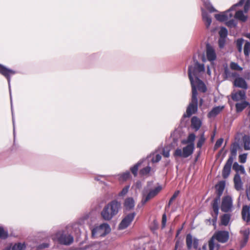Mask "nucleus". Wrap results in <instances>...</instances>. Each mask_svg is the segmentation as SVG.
<instances>
[{"instance_id": "4be33fe9", "label": "nucleus", "mask_w": 250, "mask_h": 250, "mask_svg": "<svg viewBox=\"0 0 250 250\" xmlns=\"http://www.w3.org/2000/svg\"><path fill=\"white\" fill-rule=\"evenodd\" d=\"M224 108V106H218L213 107L212 110L208 113L209 118H213L219 114Z\"/></svg>"}, {"instance_id": "338daca9", "label": "nucleus", "mask_w": 250, "mask_h": 250, "mask_svg": "<svg viewBox=\"0 0 250 250\" xmlns=\"http://www.w3.org/2000/svg\"><path fill=\"white\" fill-rule=\"evenodd\" d=\"M202 103H203V99H201L200 100V103L201 104H202Z\"/></svg>"}, {"instance_id": "3c124183", "label": "nucleus", "mask_w": 250, "mask_h": 250, "mask_svg": "<svg viewBox=\"0 0 250 250\" xmlns=\"http://www.w3.org/2000/svg\"><path fill=\"white\" fill-rule=\"evenodd\" d=\"M250 7V0H247L244 5V12L247 13Z\"/></svg>"}, {"instance_id": "a18cd8bd", "label": "nucleus", "mask_w": 250, "mask_h": 250, "mask_svg": "<svg viewBox=\"0 0 250 250\" xmlns=\"http://www.w3.org/2000/svg\"><path fill=\"white\" fill-rule=\"evenodd\" d=\"M247 155L246 153L241 154L239 156V161L241 163H245L247 160Z\"/></svg>"}, {"instance_id": "5701e85b", "label": "nucleus", "mask_w": 250, "mask_h": 250, "mask_svg": "<svg viewBox=\"0 0 250 250\" xmlns=\"http://www.w3.org/2000/svg\"><path fill=\"white\" fill-rule=\"evenodd\" d=\"M202 18L207 28H208L212 22L210 16L203 9H202Z\"/></svg>"}, {"instance_id": "7c9ffc66", "label": "nucleus", "mask_w": 250, "mask_h": 250, "mask_svg": "<svg viewBox=\"0 0 250 250\" xmlns=\"http://www.w3.org/2000/svg\"><path fill=\"white\" fill-rule=\"evenodd\" d=\"M244 147L245 150H250V137L245 135L243 138Z\"/></svg>"}, {"instance_id": "6ab92c4d", "label": "nucleus", "mask_w": 250, "mask_h": 250, "mask_svg": "<svg viewBox=\"0 0 250 250\" xmlns=\"http://www.w3.org/2000/svg\"><path fill=\"white\" fill-rule=\"evenodd\" d=\"M242 219L247 223L250 222V205H244L241 211Z\"/></svg>"}, {"instance_id": "cd10ccee", "label": "nucleus", "mask_w": 250, "mask_h": 250, "mask_svg": "<svg viewBox=\"0 0 250 250\" xmlns=\"http://www.w3.org/2000/svg\"><path fill=\"white\" fill-rule=\"evenodd\" d=\"M234 18L242 21H245L247 20V16L244 14L242 10H239L235 12Z\"/></svg>"}, {"instance_id": "39448f33", "label": "nucleus", "mask_w": 250, "mask_h": 250, "mask_svg": "<svg viewBox=\"0 0 250 250\" xmlns=\"http://www.w3.org/2000/svg\"><path fill=\"white\" fill-rule=\"evenodd\" d=\"M54 241H57L63 245H70L74 241L73 237L70 234L66 233L63 230H60L52 236Z\"/></svg>"}, {"instance_id": "e433bc0d", "label": "nucleus", "mask_w": 250, "mask_h": 250, "mask_svg": "<svg viewBox=\"0 0 250 250\" xmlns=\"http://www.w3.org/2000/svg\"><path fill=\"white\" fill-rule=\"evenodd\" d=\"M206 141V138L204 136V133H203L200 137L197 143V147L198 148H201L203 145L204 144Z\"/></svg>"}, {"instance_id": "9b49d317", "label": "nucleus", "mask_w": 250, "mask_h": 250, "mask_svg": "<svg viewBox=\"0 0 250 250\" xmlns=\"http://www.w3.org/2000/svg\"><path fill=\"white\" fill-rule=\"evenodd\" d=\"M135 215L136 213L135 212H132L126 215L119 224V229H124L127 228L134 220Z\"/></svg>"}, {"instance_id": "423d86ee", "label": "nucleus", "mask_w": 250, "mask_h": 250, "mask_svg": "<svg viewBox=\"0 0 250 250\" xmlns=\"http://www.w3.org/2000/svg\"><path fill=\"white\" fill-rule=\"evenodd\" d=\"M245 0H240V1L236 3L235 4L233 5L232 6H231L229 10L227 11L222 12L220 14H215V18L216 19V20L219 21H226L229 19L232 18L233 16V14L231 13L232 11H235V7L238 6H241L244 3Z\"/></svg>"}, {"instance_id": "8fccbe9b", "label": "nucleus", "mask_w": 250, "mask_h": 250, "mask_svg": "<svg viewBox=\"0 0 250 250\" xmlns=\"http://www.w3.org/2000/svg\"><path fill=\"white\" fill-rule=\"evenodd\" d=\"M225 39L223 38H220L218 41L219 46L220 48H223L225 44Z\"/></svg>"}, {"instance_id": "f704fd0d", "label": "nucleus", "mask_w": 250, "mask_h": 250, "mask_svg": "<svg viewBox=\"0 0 250 250\" xmlns=\"http://www.w3.org/2000/svg\"><path fill=\"white\" fill-rule=\"evenodd\" d=\"M142 163L143 161H140L137 164H136L133 167L130 168L131 171L135 176L137 175L138 167Z\"/></svg>"}, {"instance_id": "5fc2aeb1", "label": "nucleus", "mask_w": 250, "mask_h": 250, "mask_svg": "<svg viewBox=\"0 0 250 250\" xmlns=\"http://www.w3.org/2000/svg\"><path fill=\"white\" fill-rule=\"evenodd\" d=\"M246 193L248 200L250 201V186L247 188Z\"/></svg>"}, {"instance_id": "7ed1b4c3", "label": "nucleus", "mask_w": 250, "mask_h": 250, "mask_svg": "<svg viewBox=\"0 0 250 250\" xmlns=\"http://www.w3.org/2000/svg\"><path fill=\"white\" fill-rule=\"evenodd\" d=\"M121 208V203L114 200L106 205L101 211V216L106 221L111 220L116 215Z\"/></svg>"}, {"instance_id": "6e6d98bb", "label": "nucleus", "mask_w": 250, "mask_h": 250, "mask_svg": "<svg viewBox=\"0 0 250 250\" xmlns=\"http://www.w3.org/2000/svg\"><path fill=\"white\" fill-rule=\"evenodd\" d=\"M49 247V244L48 243H43L38 246L39 249H42L48 248Z\"/></svg>"}, {"instance_id": "ea45409f", "label": "nucleus", "mask_w": 250, "mask_h": 250, "mask_svg": "<svg viewBox=\"0 0 250 250\" xmlns=\"http://www.w3.org/2000/svg\"><path fill=\"white\" fill-rule=\"evenodd\" d=\"M220 38H226L228 35V30L224 27L220 28L219 32Z\"/></svg>"}, {"instance_id": "c85d7f7f", "label": "nucleus", "mask_w": 250, "mask_h": 250, "mask_svg": "<svg viewBox=\"0 0 250 250\" xmlns=\"http://www.w3.org/2000/svg\"><path fill=\"white\" fill-rule=\"evenodd\" d=\"M232 168L236 171V173L240 172L241 174H245L246 173L244 166L239 165L237 162L234 163Z\"/></svg>"}, {"instance_id": "bb28decb", "label": "nucleus", "mask_w": 250, "mask_h": 250, "mask_svg": "<svg viewBox=\"0 0 250 250\" xmlns=\"http://www.w3.org/2000/svg\"><path fill=\"white\" fill-rule=\"evenodd\" d=\"M231 218L229 214H224L221 217V225L227 226L229 225Z\"/></svg>"}, {"instance_id": "b1692460", "label": "nucleus", "mask_w": 250, "mask_h": 250, "mask_svg": "<svg viewBox=\"0 0 250 250\" xmlns=\"http://www.w3.org/2000/svg\"><path fill=\"white\" fill-rule=\"evenodd\" d=\"M201 121L197 117L194 116L191 119V126L192 128L197 131L201 127Z\"/></svg>"}, {"instance_id": "f03ea898", "label": "nucleus", "mask_w": 250, "mask_h": 250, "mask_svg": "<svg viewBox=\"0 0 250 250\" xmlns=\"http://www.w3.org/2000/svg\"><path fill=\"white\" fill-rule=\"evenodd\" d=\"M229 232L227 230L215 231L208 241L209 250H219L220 246L218 242L225 243L229 240Z\"/></svg>"}, {"instance_id": "58836bf2", "label": "nucleus", "mask_w": 250, "mask_h": 250, "mask_svg": "<svg viewBox=\"0 0 250 250\" xmlns=\"http://www.w3.org/2000/svg\"><path fill=\"white\" fill-rule=\"evenodd\" d=\"M8 236V231L5 230L2 227H0V238L5 239L7 238Z\"/></svg>"}, {"instance_id": "393cba45", "label": "nucleus", "mask_w": 250, "mask_h": 250, "mask_svg": "<svg viewBox=\"0 0 250 250\" xmlns=\"http://www.w3.org/2000/svg\"><path fill=\"white\" fill-rule=\"evenodd\" d=\"M225 187V182L224 181H220L215 186L216 189V193L218 197H220L224 191Z\"/></svg>"}, {"instance_id": "13d9d810", "label": "nucleus", "mask_w": 250, "mask_h": 250, "mask_svg": "<svg viewBox=\"0 0 250 250\" xmlns=\"http://www.w3.org/2000/svg\"><path fill=\"white\" fill-rule=\"evenodd\" d=\"M212 219H207L206 220V224H208V225H211V224L213 225V222L212 221Z\"/></svg>"}, {"instance_id": "603ef678", "label": "nucleus", "mask_w": 250, "mask_h": 250, "mask_svg": "<svg viewBox=\"0 0 250 250\" xmlns=\"http://www.w3.org/2000/svg\"><path fill=\"white\" fill-rule=\"evenodd\" d=\"M167 222V215L164 213L162 216V227L164 228L166 227Z\"/></svg>"}, {"instance_id": "49530a36", "label": "nucleus", "mask_w": 250, "mask_h": 250, "mask_svg": "<svg viewBox=\"0 0 250 250\" xmlns=\"http://www.w3.org/2000/svg\"><path fill=\"white\" fill-rule=\"evenodd\" d=\"M129 186H127L123 188L122 191L119 193V195L122 196L125 195L128 191Z\"/></svg>"}, {"instance_id": "72a5a7b5", "label": "nucleus", "mask_w": 250, "mask_h": 250, "mask_svg": "<svg viewBox=\"0 0 250 250\" xmlns=\"http://www.w3.org/2000/svg\"><path fill=\"white\" fill-rule=\"evenodd\" d=\"M226 25L229 28H234L236 26L237 22L235 19H230L226 22Z\"/></svg>"}, {"instance_id": "aec40b11", "label": "nucleus", "mask_w": 250, "mask_h": 250, "mask_svg": "<svg viewBox=\"0 0 250 250\" xmlns=\"http://www.w3.org/2000/svg\"><path fill=\"white\" fill-rule=\"evenodd\" d=\"M224 69V77L225 79H229L231 78H234L238 76V74L236 72H232L229 69L227 63L223 64Z\"/></svg>"}, {"instance_id": "a878e982", "label": "nucleus", "mask_w": 250, "mask_h": 250, "mask_svg": "<svg viewBox=\"0 0 250 250\" xmlns=\"http://www.w3.org/2000/svg\"><path fill=\"white\" fill-rule=\"evenodd\" d=\"M134 205V201L132 197L127 198L125 201L124 206L126 209L129 210L133 208Z\"/></svg>"}, {"instance_id": "e2e57ef3", "label": "nucleus", "mask_w": 250, "mask_h": 250, "mask_svg": "<svg viewBox=\"0 0 250 250\" xmlns=\"http://www.w3.org/2000/svg\"><path fill=\"white\" fill-rule=\"evenodd\" d=\"M207 244H204L202 247V249L204 250H207Z\"/></svg>"}, {"instance_id": "9d476101", "label": "nucleus", "mask_w": 250, "mask_h": 250, "mask_svg": "<svg viewBox=\"0 0 250 250\" xmlns=\"http://www.w3.org/2000/svg\"><path fill=\"white\" fill-rule=\"evenodd\" d=\"M16 71L9 69L4 65H2L0 64V74L4 76L7 79V81L8 83L9 89L10 91V97H11V85H10V76L16 74ZM11 102L12 103V101L11 100ZM11 108H12V105L11 104Z\"/></svg>"}, {"instance_id": "864d4df0", "label": "nucleus", "mask_w": 250, "mask_h": 250, "mask_svg": "<svg viewBox=\"0 0 250 250\" xmlns=\"http://www.w3.org/2000/svg\"><path fill=\"white\" fill-rule=\"evenodd\" d=\"M130 176V173L128 171H127L122 174L121 176V178L123 180H127Z\"/></svg>"}, {"instance_id": "37998d69", "label": "nucleus", "mask_w": 250, "mask_h": 250, "mask_svg": "<svg viewBox=\"0 0 250 250\" xmlns=\"http://www.w3.org/2000/svg\"><path fill=\"white\" fill-rule=\"evenodd\" d=\"M151 170V167L149 166H147L146 167H144V168L142 169L140 171V173L142 175H145L147 174H148Z\"/></svg>"}, {"instance_id": "774afa93", "label": "nucleus", "mask_w": 250, "mask_h": 250, "mask_svg": "<svg viewBox=\"0 0 250 250\" xmlns=\"http://www.w3.org/2000/svg\"><path fill=\"white\" fill-rule=\"evenodd\" d=\"M177 248V245H176V246H175V250H176Z\"/></svg>"}, {"instance_id": "c9c22d12", "label": "nucleus", "mask_w": 250, "mask_h": 250, "mask_svg": "<svg viewBox=\"0 0 250 250\" xmlns=\"http://www.w3.org/2000/svg\"><path fill=\"white\" fill-rule=\"evenodd\" d=\"M244 53L246 56H249L250 54V42L248 41L244 45Z\"/></svg>"}, {"instance_id": "1a4fd4ad", "label": "nucleus", "mask_w": 250, "mask_h": 250, "mask_svg": "<svg viewBox=\"0 0 250 250\" xmlns=\"http://www.w3.org/2000/svg\"><path fill=\"white\" fill-rule=\"evenodd\" d=\"M194 149V144H188L183 147V150L180 148L176 149L174 155L175 156L187 158L193 153Z\"/></svg>"}, {"instance_id": "2f4dec72", "label": "nucleus", "mask_w": 250, "mask_h": 250, "mask_svg": "<svg viewBox=\"0 0 250 250\" xmlns=\"http://www.w3.org/2000/svg\"><path fill=\"white\" fill-rule=\"evenodd\" d=\"M195 139V135L193 133L190 134L186 140L182 141L183 144H194V141Z\"/></svg>"}, {"instance_id": "473e14b6", "label": "nucleus", "mask_w": 250, "mask_h": 250, "mask_svg": "<svg viewBox=\"0 0 250 250\" xmlns=\"http://www.w3.org/2000/svg\"><path fill=\"white\" fill-rule=\"evenodd\" d=\"M150 157H151V162L153 163L159 162L162 158L161 155L160 154H158L157 153H154L152 154Z\"/></svg>"}, {"instance_id": "a211bd4d", "label": "nucleus", "mask_w": 250, "mask_h": 250, "mask_svg": "<svg viewBox=\"0 0 250 250\" xmlns=\"http://www.w3.org/2000/svg\"><path fill=\"white\" fill-rule=\"evenodd\" d=\"M231 98L234 101H244L246 98L245 90H238L231 93Z\"/></svg>"}, {"instance_id": "4d7b16f0", "label": "nucleus", "mask_w": 250, "mask_h": 250, "mask_svg": "<svg viewBox=\"0 0 250 250\" xmlns=\"http://www.w3.org/2000/svg\"><path fill=\"white\" fill-rule=\"evenodd\" d=\"M179 194V191H178V190L176 191L174 193V194H173L172 197L170 198V199L174 201V200H175L176 199V198L178 196Z\"/></svg>"}, {"instance_id": "052dcab7", "label": "nucleus", "mask_w": 250, "mask_h": 250, "mask_svg": "<svg viewBox=\"0 0 250 250\" xmlns=\"http://www.w3.org/2000/svg\"><path fill=\"white\" fill-rule=\"evenodd\" d=\"M244 36H245V37H246V38H247L249 39H250V33H246V34H245V35H244Z\"/></svg>"}, {"instance_id": "0eeeda50", "label": "nucleus", "mask_w": 250, "mask_h": 250, "mask_svg": "<svg viewBox=\"0 0 250 250\" xmlns=\"http://www.w3.org/2000/svg\"><path fill=\"white\" fill-rule=\"evenodd\" d=\"M110 230L109 225L107 223H103L100 226L94 227L92 229V237L93 238H98L104 236L109 233Z\"/></svg>"}, {"instance_id": "0e129e2a", "label": "nucleus", "mask_w": 250, "mask_h": 250, "mask_svg": "<svg viewBox=\"0 0 250 250\" xmlns=\"http://www.w3.org/2000/svg\"><path fill=\"white\" fill-rule=\"evenodd\" d=\"M207 73L209 75H211V71L209 68V67H208V70H207Z\"/></svg>"}, {"instance_id": "f8f14e48", "label": "nucleus", "mask_w": 250, "mask_h": 250, "mask_svg": "<svg viewBox=\"0 0 250 250\" xmlns=\"http://www.w3.org/2000/svg\"><path fill=\"white\" fill-rule=\"evenodd\" d=\"M240 233L242 236V239L240 241V247L242 249L247 244L249 239L250 234V229L248 228H242L240 230Z\"/></svg>"}, {"instance_id": "680f3d73", "label": "nucleus", "mask_w": 250, "mask_h": 250, "mask_svg": "<svg viewBox=\"0 0 250 250\" xmlns=\"http://www.w3.org/2000/svg\"><path fill=\"white\" fill-rule=\"evenodd\" d=\"M13 124L14 135H15V121H14L13 117Z\"/></svg>"}, {"instance_id": "bf43d9fd", "label": "nucleus", "mask_w": 250, "mask_h": 250, "mask_svg": "<svg viewBox=\"0 0 250 250\" xmlns=\"http://www.w3.org/2000/svg\"><path fill=\"white\" fill-rule=\"evenodd\" d=\"M173 200H171V199H170V200H169V202H168V205H167V208H169V207H170V205H171V204H172V202H173Z\"/></svg>"}, {"instance_id": "6e6552de", "label": "nucleus", "mask_w": 250, "mask_h": 250, "mask_svg": "<svg viewBox=\"0 0 250 250\" xmlns=\"http://www.w3.org/2000/svg\"><path fill=\"white\" fill-rule=\"evenodd\" d=\"M234 209L233 199L231 196L226 195L222 199L221 210L224 212H230Z\"/></svg>"}, {"instance_id": "79ce46f5", "label": "nucleus", "mask_w": 250, "mask_h": 250, "mask_svg": "<svg viewBox=\"0 0 250 250\" xmlns=\"http://www.w3.org/2000/svg\"><path fill=\"white\" fill-rule=\"evenodd\" d=\"M230 67L232 70H242L243 68L239 65L237 63L231 62L230 64Z\"/></svg>"}, {"instance_id": "f3484780", "label": "nucleus", "mask_w": 250, "mask_h": 250, "mask_svg": "<svg viewBox=\"0 0 250 250\" xmlns=\"http://www.w3.org/2000/svg\"><path fill=\"white\" fill-rule=\"evenodd\" d=\"M206 55L208 60L211 62L216 59L215 51L214 48L209 44H207Z\"/></svg>"}, {"instance_id": "09e8293b", "label": "nucleus", "mask_w": 250, "mask_h": 250, "mask_svg": "<svg viewBox=\"0 0 250 250\" xmlns=\"http://www.w3.org/2000/svg\"><path fill=\"white\" fill-rule=\"evenodd\" d=\"M237 146H233L231 148V150H230V152H231V157H235L236 156V154H237Z\"/></svg>"}, {"instance_id": "dca6fc26", "label": "nucleus", "mask_w": 250, "mask_h": 250, "mask_svg": "<svg viewBox=\"0 0 250 250\" xmlns=\"http://www.w3.org/2000/svg\"><path fill=\"white\" fill-rule=\"evenodd\" d=\"M199 240L196 238H193L191 234H187L186 236V244L188 250H190L193 246L194 249L198 247Z\"/></svg>"}, {"instance_id": "69168bd1", "label": "nucleus", "mask_w": 250, "mask_h": 250, "mask_svg": "<svg viewBox=\"0 0 250 250\" xmlns=\"http://www.w3.org/2000/svg\"><path fill=\"white\" fill-rule=\"evenodd\" d=\"M214 136H215V133H213V135H212L211 136V139L212 140L213 139L214 137Z\"/></svg>"}, {"instance_id": "de8ad7c7", "label": "nucleus", "mask_w": 250, "mask_h": 250, "mask_svg": "<svg viewBox=\"0 0 250 250\" xmlns=\"http://www.w3.org/2000/svg\"><path fill=\"white\" fill-rule=\"evenodd\" d=\"M223 142V138H220L219 139H218L215 144V146H214V148L215 149H217L218 148H219L222 144Z\"/></svg>"}, {"instance_id": "c756f323", "label": "nucleus", "mask_w": 250, "mask_h": 250, "mask_svg": "<svg viewBox=\"0 0 250 250\" xmlns=\"http://www.w3.org/2000/svg\"><path fill=\"white\" fill-rule=\"evenodd\" d=\"M205 7L210 12H216V10L212 6L209 0H202Z\"/></svg>"}, {"instance_id": "412c9836", "label": "nucleus", "mask_w": 250, "mask_h": 250, "mask_svg": "<svg viewBox=\"0 0 250 250\" xmlns=\"http://www.w3.org/2000/svg\"><path fill=\"white\" fill-rule=\"evenodd\" d=\"M233 181L235 188L238 191L241 190L243 187V183L239 173H236L235 175Z\"/></svg>"}, {"instance_id": "20e7f679", "label": "nucleus", "mask_w": 250, "mask_h": 250, "mask_svg": "<svg viewBox=\"0 0 250 250\" xmlns=\"http://www.w3.org/2000/svg\"><path fill=\"white\" fill-rule=\"evenodd\" d=\"M152 184V182H148L142 191L141 203L143 205L155 197L162 189V187L160 185L154 188H151Z\"/></svg>"}, {"instance_id": "c03bdc74", "label": "nucleus", "mask_w": 250, "mask_h": 250, "mask_svg": "<svg viewBox=\"0 0 250 250\" xmlns=\"http://www.w3.org/2000/svg\"><path fill=\"white\" fill-rule=\"evenodd\" d=\"M170 149L169 147L167 146L163 149V155L166 158H168L169 156Z\"/></svg>"}, {"instance_id": "ddd939ff", "label": "nucleus", "mask_w": 250, "mask_h": 250, "mask_svg": "<svg viewBox=\"0 0 250 250\" xmlns=\"http://www.w3.org/2000/svg\"><path fill=\"white\" fill-rule=\"evenodd\" d=\"M220 197H219L215 198L213 201L212 205L214 212L213 214H212L213 217L212 221L213 222V225L214 226H216L217 217L219 213V202L220 201Z\"/></svg>"}, {"instance_id": "4468645a", "label": "nucleus", "mask_w": 250, "mask_h": 250, "mask_svg": "<svg viewBox=\"0 0 250 250\" xmlns=\"http://www.w3.org/2000/svg\"><path fill=\"white\" fill-rule=\"evenodd\" d=\"M233 161V158L232 157H229L223 167L222 176L224 179L227 178L230 174Z\"/></svg>"}, {"instance_id": "f257e3e1", "label": "nucleus", "mask_w": 250, "mask_h": 250, "mask_svg": "<svg viewBox=\"0 0 250 250\" xmlns=\"http://www.w3.org/2000/svg\"><path fill=\"white\" fill-rule=\"evenodd\" d=\"M204 72V65L200 64L197 61L195 62L193 66L190 65L188 67V75L192 87V98L191 102L187 107L186 113L183 115L184 117H189L197 111V89L203 92H205L207 90L205 84L200 79V77Z\"/></svg>"}, {"instance_id": "2eb2a0df", "label": "nucleus", "mask_w": 250, "mask_h": 250, "mask_svg": "<svg viewBox=\"0 0 250 250\" xmlns=\"http://www.w3.org/2000/svg\"><path fill=\"white\" fill-rule=\"evenodd\" d=\"M234 78H235L233 82L234 86L242 88L243 90H246L248 89V84L244 78L240 77L239 75Z\"/></svg>"}, {"instance_id": "a19ab883", "label": "nucleus", "mask_w": 250, "mask_h": 250, "mask_svg": "<svg viewBox=\"0 0 250 250\" xmlns=\"http://www.w3.org/2000/svg\"><path fill=\"white\" fill-rule=\"evenodd\" d=\"M244 39L242 38L238 39L236 41V45L238 50L239 52H241L242 50V45L244 43Z\"/></svg>"}, {"instance_id": "4c0bfd02", "label": "nucleus", "mask_w": 250, "mask_h": 250, "mask_svg": "<svg viewBox=\"0 0 250 250\" xmlns=\"http://www.w3.org/2000/svg\"><path fill=\"white\" fill-rule=\"evenodd\" d=\"M25 245L24 243L15 244L12 247V250H24Z\"/></svg>"}]
</instances>
